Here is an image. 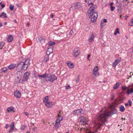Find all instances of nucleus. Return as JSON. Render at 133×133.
<instances>
[{
    "mask_svg": "<svg viewBox=\"0 0 133 133\" xmlns=\"http://www.w3.org/2000/svg\"><path fill=\"white\" fill-rule=\"evenodd\" d=\"M30 64V60L27 59L25 61H21L18 63L17 65L16 64H11L8 66V68L9 69H14L16 67L18 70H26Z\"/></svg>",
    "mask_w": 133,
    "mask_h": 133,
    "instance_id": "nucleus-1",
    "label": "nucleus"
},
{
    "mask_svg": "<svg viewBox=\"0 0 133 133\" xmlns=\"http://www.w3.org/2000/svg\"><path fill=\"white\" fill-rule=\"evenodd\" d=\"M88 16L91 17L90 22L91 23H93L96 21V19L98 17L97 12H91V14L88 13Z\"/></svg>",
    "mask_w": 133,
    "mask_h": 133,
    "instance_id": "nucleus-2",
    "label": "nucleus"
},
{
    "mask_svg": "<svg viewBox=\"0 0 133 133\" xmlns=\"http://www.w3.org/2000/svg\"><path fill=\"white\" fill-rule=\"evenodd\" d=\"M82 6V5L80 2H76L72 4L70 9L74 10L76 9H79Z\"/></svg>",
    "mask_w": 133,
    "mask_h": 133,
    "instance_id": "nucleus-3",
    "label": "nucleus"
},
{
    "mask_svg": "<svg viewBox=\"0 0 133 133\" xmlns=\"http://www.w3.org/2000/svg\"><path fill=\"white\" fill-rule=\"evenodd\" d=\"M47 78H48V81L52 82H53L55 80L57 79V77L54 75L50 74H47Z\"/></svg>",
    "mask_w": 133,
    "mask_h": 133,
    "instance_id": "nucleus-4",
    "label": "nucleus"
},
{
    "mask_svg": "<svg viewBox=\"0 0 133 133\" xmlns=\"http://www.w3.org/2000/svg\"><path fill=\"white\" fill-rule=\"evenodd\" d=\"M122 89L123 90V91L124 92H125L126 89H127V91L126 93L128 95H129L130 94L133 92V88H130H130H128V87L126 86H123L122 87Z\"/></svg>",
    "mask_w": 133,
    "mask_h": 133,
    "instance_id": "nucleus-5",
    "label": "nucleus"
},
{
    "mask_svg": "<svg viewBox=\"0 0 133 133\" xmlns=\"http://www.w3.org/2000/svg\"><path fill=\"white\" fill-rule=\"evenodd\" d=\"M87 118V117L81 116L79 118V119H80V122L82 124L84 125L86 124H88L87 123L88 122L86 120Z\"/></svg>",
    "mask_w": 133,
    "mask_h": 133,
    "instance_id": "nucleus-6",
    "label": "nucleus"
},
{
    "mask_svg": "<svg viewBox=\"0 0 133 133\" xmlns=\"http://www.w3.org/2000/svg\"><path fill=\"white\" fill-rule=\"evenodd\" d=\"M97 8V6L96 4H95L93 6H91L89 9L88 11V13H90L91 14V12H94Z\"/></svg>",
    "mask_w": 133,
    "mask_h": 133,
    "instance_id": "nucleus-7",
    "label": "nucleus"
},
{
    "mask_svg": "<svg viewBox=\"0 0 133 133\" xmlns=\"http://www.w3.org/2000/svg\"><path fill=\"white\" fill-rule=\"evenodd\" d=\"M80 53V50L78 48H76L74 49L73 50V55L74 57L78 56Z\"/></svg>",
    "mask_w": 133,
    "mask_h": 133,
    "instance_id": "nucleus-8",
    "label": "nucleus"
},
{
    "mask_svg": "<svg viewBox=\"0 0 133 133\" xmlns=\"http://www.w3.org/2000/svg\"><path fill=\"white\" fill-rule=\"evenodd\" d=\"M121 58H118V59H116L115 62L112 63V66L114 67H115L121 61Z\"/></svg>",
    "mask_w": 133,
    "mask_h": 133,
    "instance_id": "nucleus-9",
    "label": "nucleus"
},
{
    "mask_svg": "<svg viewBox=\"0 0 133 133\" xmlns=\"http://www.w3.org/2000/svg\"><path fill=\"white\" fill-rule=\"evenodd\" d=\"M29 72H26L24 73V81H26L28 79L29 76Z\"/></svg>",
    "mask_w": 133,
    "mask_h": 133,
    "instance_id": "nucleus-10",
    "label": "nucleus"
},
{
    "mask_svg": "<svg viewBox=\"0 0 133 133\" xmlns=\"http://www.w3.org/2000/svg\"><path fill=\"white\" fill-rule=\"evenodd\" d=\"M14 94L15 96L17 98H19L21 96V93L18 91H15Z\"/></svg>",
    "mask_w": 133,
    "mask_h": 133,
    "instance_id": "nucleus-11",
    "label": "nucleus"
},
{
    "mask_svg": "<svg viewBox=\"0 0 133 133\" xmlns=\"http://www.w3.org/2000/svg\"><path fill=\"white\" fill-rule=\"evenodd\" d=\"M54 104V102H47L45 104V105L47 108H49L52 107Z\"/></svg>",
    "mask_w": 133,
    "mask_h": 133,
    "instance_id": "nucleus-12",
    "label": "nucleus"
},
{
    "mask_svg": "<svg viewBox=\"0 0 133 133\" xmlns=\"http://www.w3.org/2000/svg\"><path fill=\"white\" fill-rule=\"evenodd\" d=\"M53 48L52 47L48 48L46 52V54L49 55L53 52Z\"/></svg>",
    "mask_w": 133,
    "mask_h": 133,
    "instance_id": "nucleus-13",
    "label": "nucleus"
},
{
    "mask_svg": "<svg viewBox=\"0 0 133 133\" xmlns=\"http://www.w3.org/2000/svg\"><path fill=\"white\" fill-rule=\"evenodd\" d=\"M14 122H12L10 125V128L9 129V133H10L14 129Z\"/></svg>",
    "mask_w": 133,
    "mask_h": 133,
    "instance_id": "nucleus-14",
    "label": "nucleus"
},
{
    "mask_svg": "<svg viewBox=\"0 0 133 133\" xmlns=\"http://www.w3.org/2000/svg\"><path fill=\"white\" fill-rule=\"evenodd\" d=\"M38 40L41 43H43L45 42V39L43 37H40L38 38Z\"/></svg>",
    "mask_w": 133,
    "mask_h": 133,
    "instance_id": "nucleus-15",
    "label": "nucleus"
},
{
    "mask_svg": "<svg viewBox=\"0 0 133 133\" xmlns=\"http://www.w3.org/2000/svg\"><path fill=\"white\" fill-rule=\"evenodd\" d=\"M49 55H46L44 57V59L43 61V62L45 63L47 62L49 60Z\"/></svg>",
    "mask_w": 133,
    "mask_h": 133,
    "instance_id": "nucleus-16",
    "label": "nucleus"
},
{
    "mask_svg": "<svg viewBox=\"0 0 133 133\" xmlns=\"http://www.w3.org/2000/svg\"><path fill=\"white\" fill-rule=\"evenodd\" d=\"M94 35L93 33H92L91 36L89 39L88 41L89 42H91L94 40Z\"/></svg>",
    "mask_w": 133,
    "mask_h": 133,
    "instance_id": "nucleus-17",
    "label": "nucleus"
},
{
    "mask_svg": "<svg viewBox=\"0 0 133 133\" xmlns=\"http://www.w3.org/2000/svg\"><path fill=\"white\" fill-rule=\"evenodd\" d=\"M14 108L12 107H10L8 108L7 109V110L8 111V112H11V111H13V112H15V111L14 110Z\"/></svg>",
    "mask_w": 133,
    "mask_h": 133,
    "instance_id": "nucleus-18",
    "label": "nucleus"
},
{
    "mask_svg": "<svg viewBox=\"0 0 133 133\" xmlns=\"http://www.w3.org/2000/svg\"><path fill=\"white\" fill-rule=\"evenodd\" d=\"M98 69V68L97 66H96L93 69V73L95 76L96 74L97 71Z\"/></svg>",
    "mask_w": 133,
    "mask_h": 133,
    "instance_id": "nucleus-19",
    "label": "nucleus"
},
{
    "mask_svg": "<svg viewBox=\"0 0 133 133\" xmlns=\"http://www.w3.org/2000/svg\"><path fill=\"white\" fill-rule=\"evenodd\" d=\"M47 74H46V73H45L42 75H38L37 76L39 77L45 78L46 77H47Z\"/></svg>",
    "mask_w": 133,
    "mask_h": 133,
    "instance_id": "nucleus-20",
    "label": "nucleus"
},
{
    "mask_svg": "<svg viewBox=\"0 0 133 133\" xmlns=\"http://www.w3.org/2000/svg\"><path fill=\"white\" fill-rule=\"evenodd\" d=\"M121 83L119 82L117 83L114 85L113 88L114 89H116L118 88L119 85H120Z\"/></svg>",
    "mask_w": 133,
    "mask_h": 133,
    "instance_id": "nucleus-21",
    "label": "nucleus"
},
{
    "mask_svg": "<svg viewBox=\"0 0 133 133\" xmlns=\"http://www.w3.org/2000/svg\"><path fill=\"white\" fill-rule=\"evenodd\" d=\"M58 117L56 121H57L60 122V121L62 120V117L59 115V114H58Z\"/></svg>",
    "mask_w": 133,
    "mask_h": 133,
    "instance_id": "nucleus-22",
    "label": "nucleus"
},
{
    "mask_svg": "<svg viewBox=\"0 0 133 133\" xmlns=\"http://www.w3.org/2000/svg\"><path fill=\"white\" fill-rule=\"evenodd\" d=\"M119 110L122 112H124L125 110V109L124 106L123 105H121L119 107Z\"/></svg>",
    "mask_w": 133,
    "mask_h": 133,
    "instance_id": "nucleus-23",
    "label": "nucleus"
},
{
    "mask_svg": "<svg viewBox=\"0 0 133 133\" xmlns=\"http://www.w3.org/2000/svg\"><path fill=\"white\" fill-rule=\"evenodd\" d=\"M82 110L81 109L76 110V115H80L82 111Z\"/></svg>",
    "mask_w": 133,
    "mask_h": 133,
    "instance_id": "nucleus-24",
    "label": "nucleus"
},
{
    "mask_svg": "<svg viewBox=\"0 0 133 133\" xmlns=\"http://www.w3.org/2000/svg\"><path fill=\"white\" fill-rule=\"evenodd\" d=\"M13 39V37L12 36L10 35L8 36V40L9 42H11Z\"/></svg>",
    "mask_w": 133,
    "mask_h": 133,
    "instance_id": "nucleus-25",
    "label": "nucleus"
},
{
    "mask_svg": "<svg viewBox=\"0 0 133 133\" xmlns=\"http://www.w3.org/2000/svg\"><path fill=\"white\" fill-rule=\"evenodd\" d=\"M49 100L48 96H46L43 98V101L44 102L46 103Z\"/></svg>",
    "mask_w": 133,
    "mask_h": 133,
    "instance_id": "nucleus-26",
    "label": "nucleus"
},
{
    "mask_svg": "<svg viewBox=\"0 0 133 133\" xmlns=\"http://www.w3.org/2000/svg\"><path fill=\"white\" fill-rule=\"evenodd\" d=\"M16 74L17 75H19V76L17 77V78H20L21 77V76L22 75V73L21 72L19 71H18L16 73Z\"/></svg>",
    "mask_w": 133,
    "mask_h": 133,
    "instance_id": "nucleus-27",
    "label": "nucleus"
},
{
    "mask_svg": "<svg viewBox=\"0 0 133 133\" xmlns=\"http://www.w3.org/2000/svg\"><path fill=\"white\" fill-rule=\"evenodd\" d=\"M60 123V122L57 121H56V122L54 125V126L57 129L58 128Z\"/></svg>",
    "mask_w": 133,
    "mask_h": 133,
    "instance_id": "nucleus-28",
    "label": "nucleus"
},
{
    "mask_svg": "<svg viewBox=\"0 0 133 133\" xmlns=\"http://www.w3.org/2000/svg\"><path fill=\"white\" fill-rule=\"evenodd\" d=\"M2 16H3L5 18H7V16L6 14L4 12H3L0 15V17H1Z\"/></svg>",
    "mask_w": 133,
    "mask_h": 133,
    "instance_id": "nucleus-29",
    "label": "nucleus"
},
{
    "mask_svg": "<svg viewBox=\"0 0 133 133\" xmlns=\"http://www.w3.org/2000/svg\"><path fill=\"white\" fill-rule=\"evenodd\" d=\"M67 64V65L70 68H72L74 67V65L72 63H70V62H68Z\"/></svg>",
    "mask_w": 133,
    "mask_h": 133,
    "instance_id": "nucleus-30",
    "label": "nucleus"
},
{
    "mask_svg": "<svg viewBox=\"0 0 133 133\" xmlns=\"http://www.w3.org/2000/svg\"><path fill=\"white\" fill-rule=\"evenodd\" d=\"M7 70L8 69L6 67H4L2 69L1 72H2L5 73V72L7 71Z\"/></svg>",
    "mask_w": 133,
    "mask_h": 133,
    "instance_id": "nucleus-31",
    "label": "nucleus"
},
{
    "mask_svg": "<svg viewBox=\"0 0 133 133\" xmlns=\"http://www.w3.org/2000/svg\"><path fill=\"white\" fill-rule=\"evenodd\" d=\"M55 43L54 42L50 41L49 43V45L51 46H52L53 45H55Z\"/></svg>",
    "mask_w": 133,
    "mask_h": 133,
    "instance_id": "nucleus-32",
    "label": "nucleus"
},
{
    "mask_svg": "<svg viewBox=\"0 0 133 133\" xmlns=\"http://www.w3.org/2000/svg\"><path fill=\"white\" fill-rule=\"evenodd\" d=\"M119 29L118 28H117L116 29V31L114 33V35H116L117 34H119Z\"/></svg>",
    "mask_w": 133,
    "mask_h": 133,
    "instance_id": "nucleus-33",
    "label": "nucleus"
},
{
    "mask_svg": "<svg viewBox=\"0 0 133 133\" xmlns=\"http://www.w3.org/2000/svg\"><path fill=\"white\" fill-rule=\"evenodd\" d=\"M129 25L130 26H133V18L132 19L131 21L129 23Z\"/></svg>",
    "mask_w": 133,
    "mask_h": 133,
    "instance_id": "nucleus-34",
    "label": "nucleus"
},
{
    "mask_svg": "<svg viewBox=\"0 0 133 133\" xmlns=\"http://www.w3.org/2000/svg\"><path fill=\"white\" fill-rule=\"evenodd\" d=\"M4 42H0V48L1 49H2V47L4 45Z\"/></svg>",
    "mask_w": 133,
    "mask_h": 133,
    "instance_id": "nucleus-35",
    "label": "nucleus"
},
{
    "mask_svg": "<svg viewBox=\"0 0 133 133\" xmlns=\"http://www.w3.org/2000/svg\"><path fill=\"white\" fill-rule=\"evenodd\" d=\"M128 103L129 105L131 107L132 105V102L130 100H129L128 101Z\"/></svg>",
    "mask_w": 133,
    "mask_h": 133,
    "instance_id": "nucleus-36",
    "label": "nucleus"
},
{
    "mask_svg": "<svg viewBox=\"0 0 133 133\" xmlns=\"http://www.w3.org/2000/svg\"><path fill=\"white\" fill-rule=\"evenodd\" d=\"M14 6L12 5H10V9L11 10H13L14 8Z\"/></svg>",
    "mask_w": 133,
    "mask_h": 133,
    "instance_id": "nucleus-37",
    "label": "nucleus"
},
{
    "mask_svg": "<svg viewBox=\"0 0 133 133\" xmlns=\"http://www.w3.org/2000/svg\"><path fill=\"white\" fill-rule=\"evenodd\" d=\"M73 33V32L72 30H71L69 33V35H70V36H71L72 35V34Z\"/></svg>",
    "mask_w": 133,
    "mask_h": 133,
    "instance_id": "nucleus-38",
    "label": "nucleus"
},
{
    "mask_svg": "<svg viewBox=\"0 0 133 133\" xmlns=\"http://www.w3.org/2000/svg\"><path fill=\"white\" fill-rule=\"evenodd\" d=\"M26 127L25 125H23L21 127V129L22 130H24Z\"/></svg>",
    "mask_w": 133,
    "mask_h": 133,
    "instance_id": "nucleus-39",
    "label": "nucleus"
},
{
    "mask_svg": "<svg viewBox=\"0 0 133 133\" xmlns=\"http://www.w3.org/2000/svg\"><path fill=\"white\" fill-rule=\"evenodd\" d=\"M115 8V7H114L113 6H111V11H113Z\"/></svg>",
    "mask_w": 133,
    "mask_h": 133,
    "instance_id": "nucleus-40",
    "label": "nucleus"
},
{
    "mask_svg": "<svg viewBox=\"0 0 133 133\" xmlns=\"http://www.w3.org/2000/svg\"><path fill=\"white\" fill-rule=\"evenodd\" d=\"M79 81V76H78V78L76 80V82H78Z\"/></svg>",
    "mask_w": 133,
    "mask_h": 133,
    "instance_id": "nucleus-41",
    "label": "nucleus"
},
{
    "mask_svg": "<svg viewBox=\"0 0 133 133\" xmlns=\"http://www.w3.org/2000/svg\"><path fill=\"white\" fill-rule=\"evenodd\" d=\"M76 110H75L74 111H73L72 112V114H74L75 115H76Z\"/></svg>",
    "mask_w": 133,
    "mask_h": 133,
    "instance_id": "nucleus-42",
    "label": "nucleus"
},
{
    "mask_svg": "<svg viewBox=\"0 0 133 133\" xmlns=\"http://www.w3.org/2000/svg\"><path fill=\"white\" fill-rule=\"evenodd\" d=\"M114 95H112L111 96V100H112L114 99Z\"/></svg>",
    "mask_w": 133,
    "mask_h": 133,
    "instance_id": "nucleus-43",
    "label": "nucleus"
},
{
    "mask_svg": "<svg viewBox=\"0 0 133 133\" xmlns=\"http://www.w3.org/2000/svg\"><path fill=\"white\" fill-rule=\"evenodd\" d=\"M70 87V86L69 85H68L67 86L65 87V88L68 89Z\"/></svg>",
    "mask_w": 133,
    "mask_h": 133,
    "instance_id": "nucleus-44",
    "label": "nucleus"
},
{
    "mask_svg": "<svg viewBox=\"0 0 133 133\" xmlns=\"http://www.w3.org/2000/svg\"><path fill=\"white\" fill-rule=\"evenodd\" d=\"M103 22L104 23H106L107 22V20L106 19H104L103 20Z\"/></svg>",
    "mask_w": 133,
    "mask_h": 133,
    "instance_id": "nucleus-45",
    "label": "nucleus"
},
{
    "mask_svg": "<svg viewBox=\"0 0 133 133\" xmlns=\"http://www.w3.org/2000/svg\"><path fill=\"white\" fill-rule=\"evenodd\" d=\"M90 4L91 5V6H93V5H94V4L93 3H92L91 2H90V4H88V5H89Z\"/></svg>",
    "mask_w": 133,
    "mask_h": 133,
    "instance_id": "nucleus-46",
    "label": "nucleus"
},
{
    "mask_svg": "<svg viewBox=\"0 0 133 133\" xmlns=\"http://www.w3.org/2000/svg\"><path fill=\"white\" fill-rule=\"evenodd\" d=\"M10 126L8 125V124H7L6 126L5 127V128H6V129H7Z\"/></svg>",
    "mask_w": 133,
    "mask_h": 133,
    "instance_id": "nucleus-47",
    "label": "nucleus"
},
{
    "mask_svg": "<svg viewBox=\"0 0 133 133\" xmlns=\"http://www.w3.org/2000/svg\"><path fill=\"white\" fill-rule=\"evenodd\" d=\"M24 114L26 116H27L29 115V114H28V112H24Z\"/></svg>",
    "mask_w": 133,
    "mask_h": 133,
    "instance_id": "nucleus-48",
    "label": "nucleus"
},
{
    "mask_svg": "<svg viewBox=\"0 0 133 133\" xmlns=\"http://www.w3.org/2000/svg\"><path fill=\"white\" fill-rule=\"evenodd\" d=\"M101 28L103 27V25H102V22H101Z\"/></svg>",
    "mask_w": 133,
    "mask_h": 133,
    "instance_id": "nucleus-49",
    "label": "nucleus"
},
{
    "mask_svg": "<svg viewBox=\"0 0 133 133\" xmlns=\"http://www.w3.org/2000/svg\"><path fill=\"white\" fill-rule=\"evenodd\" d=\"M125 106H127L129 104L128 103H125Z\"/></svg>",
    "mask_w": 133,
    "mask_h": 133,
    "instance_id": "nucleus-50",
    "label": "nucleus"
},
{
    "mask_svg": "<svg viewBox=\"0 0 133 133\" xmlns=\"http://www.w3.org/2000/svg\"><path fill=\"white\" fill-rule=\"evenodd\" d=\"M5 6V5H4V4H2V5L1 7L2 8H4Z\"/></svg>",
    "mask_w": 133,
    "mask_h": 133,
    "instance_id": "nucleus-51",
    "label": "nucleus"
},
{
    "mask_svg": "<svg viewBox=\"0 0 133 133\" xmlns=\"http://www.w3.org/2000/svg\"><path fill=\"white\" fill-rule=\"evenodd\" d=\"M50 17H51V18H52L53 17H54V15H53V14H51V15H50Z\"/></svg>",
    "mask_w": 133,
    "mask_h": 133,
    "instance_id": "nucleus-52",
    "label": "nucleus"
},
{
    "mask_svg": "<svg viewBox=\"0 0 133 133\" xmlns=\"http://www.w3.org/2000/svg\"><path fill=\"white\" fill-rule=\"evenodd\" d=\"M14 22L15 23H17V21H16V19H15V20H14Z\"/></svg>",
    "mask_w": 133,
    "mask_h": 133,
    "instance_id": "nucleus-53",
    "label": "nucleus"
},
{
    "mask_svg": "<svg viewBox=\"0 0 133 133\" xmlns=\"http://www.w3.org/2000/svg\"><path fill=\"white\" fill-rule=\"evenodd\" d=\"M3 25L1 23H0V27H1Z\"/></svg>",
    "mask_w": 133,
    "mask_h": 133,
    "instance_id": "nucleus-54",
    "label": "nucleus"
},
{
    "mask_svg": "<svg viewBox=\"0 0 133 133\" xmlns=\"http://www.w3.org/2000/svg\"><path fill=\"white\" fill-rule=\"evenodd\" d=\"M90 56V54H89V55H88L87 56V57L88 58H89Z\"/></svg>",
    "mask_w": 133,
    "mask_h": 133,
    "instance_id": "nucleus-55",
    "label": "nucleus"
},
{
    "mask_svg": "<svg viewBox=\"0 0 133 133\" xmlns=\"http://www.w3.org/2000/svg\"><path fill=\"white\" fill-rule=\"evenodd\" d=\"M130 74L131 75H133V73H132V72H131L130 73Z\"/></svg>",
    "mask_w": 133,
    "mask_h": 133,
    "instance_id": "nucleus-56",
    "label": "nucleus"
},
{
    "mask_svg": "<svg viewBox=\"0 0 133 133\" xmlns=\"http://www.w3.org/2000/svg\"><path fill=\"white\" fill-rule=\"evenodd\" d=\"M17 6L18 7H19L20 6V5L19 4H17Z\"/></svg>",
    "mask_w": 133,
    "mask_h": 133,
    "instance_id": "nucleus-57",
    "label": "nucleus"
},
{
    "mask_svg": "<svg viewBox=\"0 0 133 133\" xmlns=\"http://www.w3.org/2000/svg\"><path fill=\"white\" fill-rule=\"evenodd\" d=\"M26 133H30V132L29 131H27Z\"/></svg>",
    "mask_w": 133,
    "mask_h": 133,
    "instance_id": "nucleus-58",
    "label": "nucleus"
},
{
    "mask_svg": "<svg viewBox=\"0 0 133 133\" xmlns=\"http://www.w3.org/2000/svg\"><path fill=\"white\" fill-rule=\"evenodd\" d=\"M113 4V3H111V4H110V5L111 6H112V5Z\"/></svg>",
    "mask_w": 133,
    "mask_h": 133,
    "instance_id": "nucleus-59",
    "label": "nucleus"
},
{
    "mask_svg": "<svg viewBox=\"0 0 133 133\" xmlns=\"http://www.w3.org/2000/svg\"><path fill=\"white\" fill-rule=\"evenodd\" d=\"M2 2H0V5H2Z\"/></svg>",
    "mask_w": 133,
    "mask_h": 133,
    "instance_id": "nucleus-60",
    "label": "nucleus"
},
{
    "mask_svg": "<svg viewBox=\"0 0 133 133\" xmlns=\"http://www.w3.org/2000/svg\"><path fill=\"white\" fill-rule=\"evenodd\" d=\"M7 24V23L6 22H5V23H4V24L5 25H6Z\"/></svg>",
    "mask_w": 133,
    "mask_h": 133,
    "instance_id": "nucleus-61",
    "label": "nucleus"
},
{
    "mask_svg": "<svg viewBox=\"0 0 133 133\" xmlns=\"http://www.w3.org/2000/svg\"><path fill=\"white\" fill-rule=\"evenodd\" d=\"M125 1L127 2L128 0H124Z\"/></svg>",
    "mask_w": 133,
    "mask_h": 133,
    "instance_id": "nucleus-62",
    "label": "nucleus"
},
{
    "mask_svg": "<svg viewBox=\"0 0 133 133\" xmlns=\"http://www.w3.org/2000/svg\"><path fill=\"white\" fill-rule=\"evenodd\" d=\"M122 16V15H120V18H121Z\"/></svg>",
    "mask_w": 133,
    "mask_h": 133,
    "instance_id": "nucleus-63",
    "label": "nucleus"
},
{
    "mask_svg": "<svg viewBox=\"0 0 133 133\" xmlns=\"http://www.w3.org/2000/svg\"><path fill=\"white\" fill-rule=\"evenodd\" d=\"M132 53H133V48H132Z\"/></svg>",
    "mask_w": 133,
    "mask_h": 133,
    "instance_id": "nucleus-64",
    "label": "nucleus"
}]
</instances>
